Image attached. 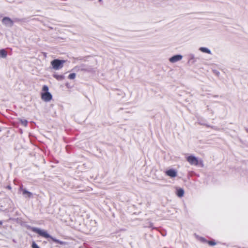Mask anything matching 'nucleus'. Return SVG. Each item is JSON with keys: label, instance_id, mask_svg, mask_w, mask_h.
Returning <instances> with one entry per match:
<instances>
[{"label": "nucleus", "instance_id": "f257e3e1", "mask_svg": "<svg viewBox=\"0 0 248 248\" xmlns=\"http://www.w3.org/2000/svg\"><path fill=\"white\" fill-rule=\"evenodd\" d=\"M32 231L33 232L38 234L41 236L45 238H50L53 242L59 244L61 245H64L66 244V243L65 242L61 241L59 240L56 239V238L51 237L46 231L41 230L39 228H33L32 229Z\"/></svg>", "mask_w": 248, "mask_h": 248}, {"label": "nucleus", "instance_id": "f03ea898", "mask_svg": "<svg viewBox=\"0 0 248 248\" xmlns=\"http://www.w3.org/2000/svg\"><path fill=\"white\" fill-rule=\"evenodd\" d=\"M42 91L45 93H41V99L46 102H48L52 99V96L50 93L48 92V88L46 85H44L42 88Z\"/></svg>", "mask_w": 248, "mask_h": 248}, {"label": "nucleus", "instance_id": "7ed1b4c3", "mask_svg": "<svg viewBox=\"0 0 248 248\" xmlns=\"http://www.w3.org/2000/svg\"><path fill=\"white\" fill-rule=\"evenodd\" d=\"M65 61L64 60L55 59L51 62V64L53 69L58 70L63 67V63H65Z\"/></svg>", "mask_w": 248, "mask_h": 248}, {"label": "nucleus", "instance_id": "20e7f679", "mask_svg": "<svg viewBox=\"0 0 248 248\" xmlns=\"http://www.w3.org/2000/svg\"><path fill=\"white\" fill-rule=\"evenodd\" d=\"M186 160L191 165L197 166L199 163L198 158L193 155H189L187 156L186 157Z\"/></svg>", "mask_w": 248, "mask_h": 248}, {"label": "nucleus", "instance_id": "39448f33", "mask_svg": "<svg viewBox=\"0 0 248 248\" xmlns=\"http://www.w3.org/2000/svg\"><path fill=\"white\" fill-rule=\"evenodd\" d=\"M165 173L167 175L170 176V177L173 178L177 176V172L175 170L173 169H170L167 170Z\"/></svg>", "mask_w": 248, "mask_h": 248}, {"label": "nucleus", "instance_id": "423d86ee", "mask_svg": "<svg viewBox=\"0 0 248 248\" xmlns=\"http://www.w3.org/2000/svg\"><path fill=\"white\" fill-rule=\"evenodd\" d=\"M2 22L5 25L12 26L13 24V21L8 17H4L2 20Z\"/></svg>", "mask_w": 248, "mask_h": 248}, {"label": "nucleus", "instance_id": "0eeeda50", "mask_svg": "<svg viewBox=\"0 0 248 248\" xmlns=\"http://www.w3.org/2000/svg\"><path fill=\"white\" fill-rule=\"evenodd\" d=\"M182 59V56L180 55H175L170 59V62L172 63L180 61Z\"/></svg>", "mask_w": 248, "mask_h": 248}, {"label": "nucleus", "instance_id": "6e6552de", "mask_svg": "<svg viewBox=\"0 0 248 248\" xmlns=\"http://www.w3.org/2000/svg\"><path fill=\"white\" fill-rule=\"evenodd\" d=\"M177 195L179 197H182L184 196V191L182 188H179L177 189Z\"/></svg>", "mask_w": 248, "mask_h": 248}, {"label": "nucleus", "instance_id": "1a4fd4ad", "mask_svg": "<svg viewBox=\"0 0 248 248\" xmlns=\"http://www.w3.org/2000/svg\"><path fill=\"white\" fill-rule=\"evenodd\" d=\"M22 193L24 195L26 196L28 198H30L32 196V193L28 191H27L25 189H23L22 190Z\"/></svg>", "mask_w": 248, "mask_h": 248}, {"label": "nucleus", "instance_id": "9d476101", "mask_svg": "<svg viewBox=\"0 0 248 248\" xmlns=\"http://www.w3.org/2000/svg\"><path fill=\"white\" fill-rule=\"evenodd\" d=\"M7 55V52L5 49L0 50V57L6 58Z\"/></svg>", "mask_w": 248, "mask_h": 248}, {"label": "nucleus", "instance_id": "9b49d317", "mask_svg": "<svg viewBox=\"0 0 248 248\" xmlns=\"http://www.w3.org/2000/svg\"><path fill=\"white\" fill-rule=\"evenodd\" d=\"M200 50L202 52L206 53L208 54L211 53V51L206 47H200Z\"/></svg>", "mask_w": 248, "mask_h": 248}, {"label": "nucleus", "instance_id": "f8f14e48", "mask_svg": "<svg viewBox=\"0 0 248 248\" xmlns=\"http://www.w3.org/2000/svg\"><path fill=\"white\" fill-rule=\"evenodd\" d=\"M54 77L58 79V80H62L64 79V77L62 75H54Z\"/></svg>", "mask_w": 248, "mask_h": 248}, {"label": "nucleus", "instance_id": "ddd939ff", "mask_svg": "<svg viewBox=\"0 0 248 248\" xmlns=\"http://www.w3.org/2000/svg\"><path fill=\"white\" fill-rule=\"evenodd\" d=\"M76 78V74L75 73H71L69 75L68 78L70 79H74Z\"/></svg>", "mask_w": 248, "mask_h": 248}, {"label": "nucleus", "instance_id": "4468645a", "mask_svg": "<svg viewBox=\"0 0 248 248\" xmlns=\"http://www.w3.org/2000/svg\"><path fill=\"white\" fill-rule=\"evenodd\" d=\"M207 243L210 246H215L216 245V243L213 240L208 241Z\"/></svg>", "mask_w": 248, "mask_h": 248}, {"label": "nucleus", "instance_id": "2eb2a0df", "mask_svg": "<svg viewBox=\"0 0 248 248\" xmlns=\"http://www.w3.org/2000/svg\"><path fill=\"white\" fill-rule=\"evenodd\" d=\"M31 247L32 248H40L34 242H32Z\"/></svg>", "mask_w": 248, "mask_h": 248}, {"label": "nucleus", "instance_id": "dca6fc26", "mask_svg": "<svg viewBox=\"0 0 248 248\" xmlns=\"http://www.w3.org/2000/svg\"><path fill=\"white\" fill-rule=\"evenodd\" d=\"M21 124H22V125H23L25 126H27V124H28V122H27V120H22L21 121Z\"/></svg>", "mask_w": 248, "mask_h": 248}, {"label": "nucleus", "instance_id": "f3484780", "mask_svg": "<svg viewBox=\"0 0 248 248\" xmlns=\"http://www.w3.org/2000/svg\"><path fill=\"white\" fill-rule=\"evenodd\" d=\"M3 222L2 221H0V225H1L2 224Z\"/></svg>", "mask_w": 248, "mask_h": 248}]
</instances>
